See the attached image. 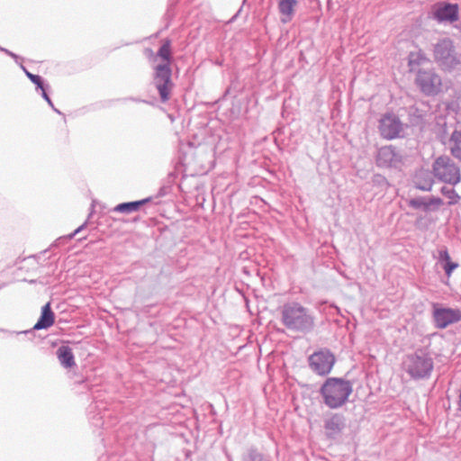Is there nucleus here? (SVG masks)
<instances>
[{
  "label": "nucleus",
  "instance_id": "nucleus-25",
  "mask_svg": "<svg viewBox=\"0 0 461 461\" xmlns=\"http://www.w3.org/2000/svg\"><path fill=\"white\" fill-rule=\"evenodd\" d=\"M437 259L441 264H445L450 260V256L446 247H442L438 250Z\"/></svg>",
  "mask_w": 461,
  "mask_h": 461
},
{
  "label": "nucleus",
  "instance_id": "nucleus-9",
  "mask_svg": "<svg viewBox=\"0 0 461 461\" xmlns=\"http://www.w3.org/2000/svg\"><path fill=\"white\" fill-rule=\"evenodd\" d=\"M416 84L426 95H435L440 92L441 78L433 70H420L417 74Z\"/></svg>",
  "mask_w": 461,
  "mask_h": 461
},
{
  "label": "nucleus",
  "instance_id": "nucleus-24",
  "mask_svg": "<svg viewBox=\"0 0 461 461\" xmlns=\"http://www.w3.org/2000/svg\"><path fill=\"white\" fill-rule=\"evenodd\" d=\"M423 60H425V57L421 53L411 52L409 56V66L412 69L413 65H420Z\"/></svg>",
  "mask_w": 461,
  "mask_h": 461
},
{
  "label": "nucleus",
  "instance_id": "nucleus-31",
  "mask_svg": "<svg viewBox=\"0 0 461 461\" xmlns=\"http://www.w3.org/2000/svg\"><path fill=\"white\" fill-rule=\"evenodd\" d=\"M3 331H4V332H5V333H8V334H10V335H14V334H15V335H19V334H22V333H25V334H26V333L31 332V330H24V331H11V330H3Z\"/></svg>",
  "mask_w": 461,
  "mask_h": 461
},
{
  "label": "nucleus",
  "instance_id": "nucleus-22",
  "mask_svg": "<svg viewBox=\"0 0 461 461\" xmlns=\"http://www.w3.org/2000/svg\"><path fill=\"white\" fill-rule=\"evenodd\" d=\"M441 194L449 199L448 204L453 205L458 203L460 196L453 187L443 186L440 190Z\"/></svg>",
  "mask_w": 461,
  "mask_h": 461
},
{
  "label": "nucleus",
  "instance_id": "nucleus-18",
  "mask_svg": "<svg viewBox=\"0 0 461 461\" xmlns=\"http://www.w3.org/2000/svg\"><path fill=\"white\" fill-rule=\"evenodd\" d=\"M149 200L150 198H146L140 201L119 203L113 209V211L121 213H131L138 211L142 204H145Z\"/></svg>",
  "mask_w": 461,
  "mask_h": 461
},
{
  "label": "nucleus",
  "instance_id": "nucleus-30",
  "mask_svg": "<svg viewBox=\"0 0 461 461\" xmlns=\"http://www.w3.org/2000/svg\"><path fill=\"white\" fill-rule=\"evenodd\" d=\"M86 225V221L84 222L81 226H79L77 230H74V232H72L70 235H69V238H73L75 237L77 233H79Z\"/></svg>",
  "mask_w": 461,
  "mask_h": 461
},
{
  "label": "nucleus",
  "instance_id": "nucleus-23",
  "mask_svg": "<svg viewBox=\"0 0 461 461\" xmlns=\"http://www.w3.org/2000/svg\"><path fill=\"white\" fill-rule=\"evenodd\" d=\"M21 68L24 71L27 77L37 86V88H42L44 84L42 78L40 76L32 74L23 65H21Z\"/></svg>",
  "mask_w": 461,
  "mask_h": 461
},
{
  "label": "nucleus",
  "instance_id": "nucleus-6",
  "mask_svg": "<svg viewBox=\"0 0 461 461\" xmlns=\"http://www.w3.org/2000/svg\"><path fill=\"white\" fill-rule=\"evenodd\" d=\"M432 169L435 177L441 182L455 185L460 181V169L449 157L438 158L433 163Z\"/></svg>",
  "mask_w": 461,
  "mask_h": 461
},
{
  "label": "nucleus",
  "instance_id": "nucleus-1",
  "mask_svg": "<svg viewBox=\"0 0 461 461\" xmlns=\"http://www.w3.org/2000/svg\"><path fill=\"white\" fill-rule=\"evenodd\" d=\"M281 322L291 331L308 333L314 328L315 318L310 309L293 302L283 305Z\"/></svg>",
  "mask_w": 461,
  "mask_h": 461
},
{
  "label": "nucleus",
  "instance_id": "nucleus-5",
  "mask_svg": "<svg viewBox=\"0 0 461 461\" xmlns=\"http://www.w3.org/2000/svg\"><path fill=\"white\" fill-rule=\"evenodd\" d=\"M434 58L444 69H452L461 63L453 41L448 38H443L435 44Z\"/></svg>",
  "mask_w": 461,
  "mask_h": 461
},
{
  "label": "nucleus",
  "instance_id": "nucleus-10",
  "mask_svg": "<svg viewBox=\"0 0 461 461\" xmlns=\"http://www.w3.org/2000/svg\"><path fill=\"white\" fill-rule=\"evenodd\" d=\"M435 20L438 23H454L459 18V7L456 4L439 2L432 8Z\"/></svg>",
  "mask_w": 461,
  "mask_h": 461
},
{
  "label": "nucleus",
  "instance_id": "nucleus-14",
  "mask_svg": "<svg viewBox=\"0 0 461 461\" xmlns=\"http://www.w3.org/2000/svg\"><path fill=\"white\" fill-rule=\"evenodd\" d=\"M344 426V418L339 414H334L325 420L324 429L326 434L333 438L340 433Z\"/></svg>",
  "mask_w": 461,
  "mask_h": 461
},
{
  "label": "nucleus",
  "instance_id": "nucleus-3",
  "mask_svg": "<svg viewBox=\"0 0 461 461\" xmlns=\"http://www.w3.org/2000/svg\"><path fill=\"white\" fill-rule=\"evenodd\" d=\"M352 392V383L338 377L326 379L320 389L322 401L330 409H339L345 405Z\"/></svg>",
  "mask_w": 461,
  "mask_h": 461
},
{
  "label": "nucleus",
  "instance_id": "nucleus-12",
  "mask_svg": "<svg viewBox=\"0 0 461 461\" xmlns=\"http://www.w3.org/2000/svg\"><path fill=\"white\" fill-rule=\"evenodd\" d=\"M379 131L383 138L392 140L399 136L402 131V123L396 116L387 114L381 118Z\"/></svg>",
  "mask_w": 461,
  "mask_h": 461
},
{
  "label": "nucleus",
  "instance_id": "nucleus-17",
  "mask_svg": "<svg viewBox=\"0 0 461 461\" xmlns=\"http://www.w3.org/2000/svg\"><path fill=\"white\" fill-rule=\"evenodd\" d=\"M57 357L62 366L70 368L76 366L72 349L68 346H61L57 350Z\"/></svg>",
  "mask_w": 461,
  "mask_h": 461
},
{
  "label": "nucleus",
  "instance_id": "nucleus-21",
  "mask_svg": "<svg viewBox=\"0 0 461 461\" xmlns=\"http://www.w3.org/2000/svg\"><path fill=\"white\" fill-rule=\"evenodd\" d=\"M242 461H270L262 453L258 452L256 448L250 447L247 450L246 454L242 456Z\"/></svg>",
  "mask_w": 461,
  "mask_h": 461
},
{
  "label": "nucleus",
  "instance_id": "nucleus-27",
  "mask_svg": "<svg viewBox=\"0 0 461 461\" xmlns=\"http://www.w3.org/2000/svg\"><path fill=\"white\" fill-rule=\"evenodd\" d=\"M373 183L375 185H381V186H387L388 185V182H387L386 178L384 176H381V175L374 176Z\"/></svg>",
  "mask_w": 461,
  "mask_h": 461
},
{
  "label": "nucleus",
  "instance_id": "nucleus-2",
  "mask_svg": "<svg viewBox=\"0 0 461 461\" xmlns=\"http://www.w3.org/2000/svg\"><path fill=\"white\" fill-rule=\"evenodd\" d=\"M157 56L166 61L164 64H158L155 67L153 83L158 91L160 100L166 103L169 100L171 91L173 88V82L171 80V42L169 40H165L159 48Z\"/></svg>",
  "mask_w": 461,
  "mask_h": 461
},
{
  "label": "nucleus",
  "instance_id": "nucleus-13",
  "mask_svg": "<svg viewBox=\"0 0 461 461\" xmlns=\"http://www.w3.org/2000/svg\"><path fill=\"white\" fill-rule=\"evenodd\" d=\"M410 207L420 209L425 212H436L443 204V200L439 197H415L408 202Z\"/></svg>",
  "mask_w": 461,
  "mask_h": 461
},
{
  "label": "nucleus",
  "instance_id": "nucleus-19",
  "mask_svg": "<svg viewBox=\"0 0 461 461\" xmlns=\"http://www.w3.org/2000/svg\"><path fill=\"white\" fill-rule=\"evenodd\" d=\"M414 185L421 191H430L433 185V178L428 172H420L415 176Z\"/></svg>",
  "mask_w": 461,
  "mask_h": 461
},
{
  "label": "nucleus",
  "instance_id": "nucleus-7",
  "mask_svg": "<svg viewBox=\"0 0 461 461\" xmlns=\"http://www.w3.org/2000/svg\"><path fill=\"white\" fill-rule=\"evenodd\" d=\"M308 362L312 372L323 376L330 373L335 364V357L329 349H321L312 353Z\"/></svg>",
  "mask_w": 461,
  "mask_h": 461
},
{
  "label": "nucleus",
  "instance_id": "nucleus-26",
  "mask_svg": "<svg viewBox=\"0 0 461 461\" xmlns=\"http://www.w3.org/2000/svg\"><path fill=\"white\" fill-rule=\"evenodd\" d=\"M458 267L457 263L452 262L451 260L443 264V269L446 275L449 277L452 272Z\"/></svg>",
  "mask_w": 461,
  "mask_h": 461
},
{
  "label": "nucleus",
  "instance_id": "nucleus-28",
  "mask_svg": "<svg viewBox=\"0 0 461 461\" xmlns=\"http://www.w3.org/2000/svg\"><path fill=\"white\" fill-rule=\"evenodd\" d=\"M41 90V95L42 97L47 101V103L54 109L55 112L57 113H59V110H57L56 108H54V105L52 104V101L50 100V98L49 97V95H47L46 93V90H45V87L44 86H42V88H40Z\"/></svg>",
  "mask_w": 461,
  "mask_h": 461
},
{
  "label": "nucleus",
  "instance_id": "nucleus-8",
  "mask_svg": "<svg viewBox=\"0 0 461 461\" xmlns=\"http://www.w3.org/2000/svg\"><path fill=\"white\" fill-rule=\"evenodd\" d=\"M432 317L435 326L445 329L461 320V311L456 308L443 307L439 303H433Z\"/></svg>",
  "mask_w": 461,
  "mask_h": 461
},
{
  "label": "nucleus",
  "instance_id": "nucleus-4",
  "mask_svg": "<svg viewBox=\"0 0 461 461\" xmlns=\"http://www.w3.org/2000/svg\"><path fill=\"white\" fill-rule=\"evenodd\" d=\"M433 367V358L423 348L406 355L402 361V369L414 380L429 378Z\"/></svg>",
  "mask_w": 461,
  "mask_h": 461
},
{
  "label": "nucleus",
  "instance_id": "nucleus-29",
  "mask_svg": "<svg viewBox=\"0 0 461 461\" xmlns=\"http://www.w3.org/2000/svg\"><path fill=\"white\" fill-rule=\"evenodd\" d=\"M0 51H3L5 54H7L8 56L12 57L16 62L19 59V57L16 54H14V52L8 50L7 49L0 47Z\"/></svg>",
  "mask_w": 461,
  "mask_h": 461
},
{
  "label": "nucleus",
  "instance_id": "nucleus-20",
  "mask_svg": "<svg viewBox=\"0 0 461 461\" xmlns=\"http://www.w3.org/2000/svg\"><path fill=\"white\" fill-rule=\"evenodd\" d=\"M449 149L451 154L461 160V131H454L449 139Z\"/></svg>",
  "mask_w": 461,
  "mask_h": 461
},
{
  "label": "nucleus",
  "instance_id": "nucleus-16",
  "mask_svg": "<svg viewBox=\"0 0 461 461\" xmlns=\"http://www.w3.org/2000/svg\"><path fill=\"white\" fill-rule=\"evenodd\" d=\"M297 5L296 0H280L278 3V10L281 14V21L284 23H289L294 15V7Z\"/></svg>",
  "mask_w": 461,
  "mask_h": 461
},
{
  "label": "nucleus",
  "instance_id": "nucleus-11",
  "mask_svg": "<svg viewBox=\"0 0 461 461\" xmlns=\"http://www.w3.org/2000/svg\"><path fill=\"white\" fill-rule=\"evenodd\" d=\"M402 155L392 146L381 147L376 154V165L380 167H398L402 163Z\"/></svg>",
  "mask_w": 461,
  "mask_h": 461
},
{
  "label": "nucleus",
  "instance_id": "nucleus-15",
  "mask_svg": "<svg viewBox=\"0 0 461 461\" xmlns=\"http://www.w3.org/2000/svg\"><path fill=\"white\" fill-rule=\"evenodd\" d=\"M54 313L51 311L50 303H46L41 309V314L38 321L33 326V330H39L42 329H48L54 323Z\"/></svg>",
  "mask_w": 461,
  "mask_h": 461
}]
</instances>
